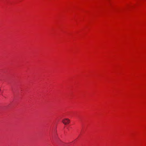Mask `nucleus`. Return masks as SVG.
I'll list each match as a JSON object with an SVG mask.
<instances>
[{
    "mask_svg": "<svg viewBox=\"0 0 146 146\" xmlns=\"http://www.w3.org/2000/svg\"><path fill=\"white\" fill-rule=\"evenodd\" d=\"M70 122V120L66 118L63 119L62 120V122L64 125H67Z\"/></svg>",
    "mask_w": 146,
    "mask_h": 146,
    "instance_id": "f257e3e1",
    "label": "nucleus"
}]
</instances>
